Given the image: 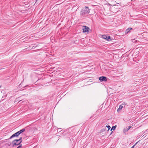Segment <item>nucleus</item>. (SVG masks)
<instances>
[{"label":"nucleus","instance_id":"nucleus-1","mask_svg":"<svg viewBox=\"0 0 148 148\" xmlns=\"http://www.w3.org/2000/svg\"><path fill=\"white\" fill-rule=\"evenodd\" d=\"M22 137H21L19 139H16L14 140L12 142L13 144V146L14 147L15 145H18L20 144V143L22 142L21 139Z\"/></svg>","mask_w":148,"mask_h":148},{"label":"nucleus","instance_id":"nucleus-2","mask_svg":"<svg viewBox=\"0 0 148 148\" xmlns=\"http://www.w3.org/2000/svg\"><path fill=\"white\" fill-rule=\"evenodd\" d=\"M90 10L89 8L86 6L82 10L81 12V14L82 15H85L86 14H89L90 13Z\"/></svg>","mask_w":148,"mask_h":148},{"label":"nucleus","instance_id":"nucleus-3","mask_svg":"<svg viewBox=\"0 0 148 148\" xmlns=\"http://www.w3.org/2000/svg\"><path fill=\"white\" fill-rule=\"evenodd\" d=\"M102 38H103L106 40L108 41H109L110 38V36H107L105 35H102Z\"/></svg>","mask_w":148,"mask_h":148},{"label":"nucleus","instance_id":"nucleus-4","mask_svg":"<svg viewBox=\"0 0 148 148\" xmlns=\"http://www.w3.org/2000/svg\"><path fill=\"white\" fill-rule=\"evenodd\" d=\"M99 79L100 81H106L107 78L104 76H101L99 77Z\"/></svg>","mask_w":148,"mask_h":148},{"label":"nucleus","instance_id":"nucleus-5","mask_svg":"<svg viewBox=\"0 0 148 148\" xmlns=\"http://www.w3.org/2000/svg\"><path fill=\"white\" fill-rule=\"evenodd\" d=\"M82 28L83 32H86L88 31L89 28L86 26H83Z\"/></svg>","mask_w":148,"mask_h":148},{"label":"nucleus","instance_id":"nucleus-6","mask_svg":"<svg viewBox=\"0 0 148 148\" xmlns=\"http://www.w3.org/2000/svg\"><path fill=\"white\" fill-rule=\"evenodd\" d=\"M19 132H16V133H14L13 134L12 136H10V138L9 139H11L12 138L15 137H17L19 135Z\"/></svg>","mask_w":148,"mask_h":148},{"label":"nucleus","instance_id":"nucleus-7","mask_svg":"<svg viewBox=\"0 0 148 148\" xmlns=\"http://www.w3.org/2000/svg\"><path fill=\"white\" fill-rule=\"evenodd\" d=\"M132 29V28H129L127 29L125 31V34H127L130 32V31Z\"/></svg>","mask_w":148,"mask_h":148},{"label":"nucleus","instance_id":"nucleus-8","mask_svg":"<svg viewBox=\"0 0 148 148\" xmlns=\"http://www.w3.org/2000/svg\"><path fill=\"white\" fill-rule=\"evenodd\" d=\"M25 130V129L23 128V129L22 130H21L19 131H18V132H19V134H21L22 132H24Z\"/></svg>","mask_w":148,"mask_h":148},{"label":"nucleus","instance_id":"nucleus-9","mask_svg":"<svg viewBox=\"0 0 148 148\" xmlns=\"http://www.w3.org/2000/svg\"><path fill=\"white\" fill-rule=\"evenodd\" d=\"M123 106L122 105H120L119 108L117 110V111H120L123 108Z\"/></svg>","mask_w":148,"mask_h":148},{"label":"nucleus","instance_id":"nucleus-10","mask_svg":"<svg viewBox=\"0 0 148 148\" xmlns=\"http://www.w3.org/2000/svg\"><path fill=\"white\" fill-rule=\"evenodd\" d=\"M116 125L113 126L111 129V131H112V130H114L116 128Z\"/></svg>","mask_w":148,"mask_h":148},{"label":"nucleus","instance_id":"nucleus-11","mask_svg":"<svg viewBox=\"0 0 148 148\" xmlns=\"http://www.w3.org/2000/svg\"><path fill=\"white\" fill-rule=\"evenodd\" d=\"M114 8V7L113 6L111 7L110 8V11H112V9H113ZM112 12H113V11H112Z\"/></svg>","mask_w":148,"mask_h":148},{"label":"nucleus","instance_id":"nucleus-12","mask_svg":"<svg viewBox=\"0 0 148 148\" xmlns=\"http://www.w3.org/2000/svg\"><path fill=\"white\" fill-rule=\"evenodd\" d=\"M106 127L108 128V131L111 128L110 126L108 125H107Z\"/></svg>","mask_w":148,"mask_h":148},{"label":"nucleus","instance_id":"nucleus-13","mask_svg":"<svg viewBox=\"0 0 148 148\" xmlns=\"http://www.w3.org/2000/svg\"><path fill=\"white\" fill-rule=\"evenodd\" d=\"M34 47V48L35 47L34 46H29V48H30L31 49H33Z\"/></svg>","mask_w":148,"mask_h":148},{"label":"nucleus","instance_id":"nucleus-14","mask_svg":"<svg viewBox=\"0 0 148 148\" xmlns=\"http://www.w3.org/2000/svg\"><path fill=\"white\" fill-rule=\"evenodd\" d=\"M105 129H104V128H103V129H102L101 130V133L103 132H104V131H105Z\"/></svg>","mask_w":148,"mask_h":148},{"label":"nucleus","instance_id":"nucleus-15","mask_svg":"<svg viewBox=\"0 0 148 148\" xmlns=\"http://www.w3.org/2000/svg\"><path fill=\"white\" fill-rule=\"evenodd\" d=\"M20 145L18 146L17 148H21V146H22V145L21 144H20L19 145Z\"/></svg>","mask_w":148,"mask_h":148},{"label":"nucleus","instance_id":"nucleus-16","mask_svg":"<svg viewBox=\"0 0 148 148\" xmlns=\"http://www.w3.org/2000/svg\"><path fill=\"white\" fill-rule=\"evenodd\" d=\"M127 105V103L125 102H123L122 104V105Z\"/></svg>","mask_w":148,"mask_h":148},{"label":"nucleus","instance_id":"nucleus-17","mask_svg":"<svg viewBox=\"0 0 148 148\" xmlns=\"http://www.w3.org/2000/svg\"><path fill=\"white\" fill-rule=\"evenodd\" d=\"M131 127V126H129V127L127 129V130L128 131V130H129Z\"/></svg>","mask_w":148,"mask_h":148},{"label":"nucleus","instance_id":"nucleus-18","mask_svg":"<svg viewBox=\"0 0 148 148\" xmlns=\"http://www.w3.org/2000/svg\"><path fill=\"white\" fill-rule=\"evenodd\" d=\"M135 145H134V146H133L131 148H134V147L135 146Z\"/></svg>","mask_w":148,"mask_h":148},{"label":"nucleus","instance_id":"nucleus-19","mask_svg":"<svg viewBox=\"0 0 148 148\" xmlns=\"http://www.w3.org/2000/svg\"><path fill=\"white\" fill-rule=\"evenodd\" d=\"M145 132H144L143 134H144V135L145 134Z\"/></svg>","mask_w":148,"mask_h":148},{"label":"nucleus","instance_id":"nucleus-20","mask_svg":"<svg viewBox=\"0 0 148 148\" xmlns=\"http://www.w3.org/2000/svg\"><path fill=\"white\" fill-rule=\"evenodd\" d=\"M136 144H135V145H136Z\"/></svg>","mask_w":148,"mask_h":148},{"label":"nucleus","instance_id":"nucleus-21","mask_svg":"<svg viewBox=\"0 0 148 148\" xmlns=\"http://www.w3.org/2000/svg\"><path fill=\"white\" fill-rule=\"evenodd\" d=\"M136 144H135V145H136Z\"/></svg>","mask_w":148,"mask_h":148}]
</instances>
